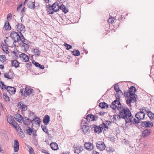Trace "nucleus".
I'll use <instances>...</instances> for the list:
<instances>
[{
	"mask_svg": "<svg viewBox=\"0 0 154 154\" xmlns=\"http://www.w3.org/2000/svg\"><path fill=\"white\" fill-rule=\"evenodd\" d=\"M32 63L37 67H38L40 64L36 62L34 63L33 62H32Z\"/></svg>",
	"mask_w": 154,
	"mask_h": 154,
	"instance_id": "nucleus-52",
	"label": "nucleus"
},
{
	"mask_svg": "<svg viewBox=\"0 0 154 154\" xmlns=\"http://www.w3.org/2000/svg\"><path fill=\"white\" fill-rule=\"evenodd\" d=\"M28 148L29 150L30 153L34 152V150L33 148L29 146V147Z\"/></svg>",
	"mask_w": 154,
	"mask_h": 154,
	"instance_id": "nucleus-50",
	"label": "nucleus"
},
{
	"mask_svg": "<svg viewBox=\"0 0 154 154\" xmlns=\"http://www.w3.org/2000/svg\"><path fill=\"white\" fill-rule=\"evenodd\" d=\"M38 67H39L40 69H43L45 68V67L43 65H41L40 64H39V65Z\"/></svg>",
	"mask_w": 154,
	"mask_h": 154,
	"instance_id": "nucleus-54",
	"label": "nucleus"
},
{
	"mask_svg": "<svg viewBox=\"0 0 154 154\" xmlns=\"http://www.w3.org/2000/svg\"><path fill=\"white\" fill-rule=\"evenodd\" d=\"M97 119V117H95L92 115L89 114L86 116L85 119L88 122H90L91 121H94L96 120Z\"/></svg>",
	"mask_w": 154,
	"mask_h": 154,
	"instance_id": "nucleus-18",
	"label": "nucleus"
},
{
	"mask_svg": "<svg viewBox=\"0 0 154 154\" xmlns=\"http://www.w3.org/2000/svg\"><path fill=\"white\" fill-rule=\"evenodd\" d=\"M11 63L12 66L14 67L15 68L19 67L20 66V63L16 60H12Z\"/></svg>",
	"mask_w": 154,
	"mask_h": 154,
	"instance_id": "nucleus-28",
	"label": "nucleus"
},
{
	"mask_svg": "<svg viewBox=\"0 0 154 154\" xmlns=\"http://www.w3.org/2000/svg\"><path fill=\"white\" fill-rule=\"evenodd\" d=\"M141 125L144 127L150 128L153 126V124L150 121H144L142 123Z\"/></svg>",
	"mask_w": 154,
	"mask_h": 154,
	"instance_id": "nucleus-16",
	"label": "nucleus"
},
{
	"mask_svg": "<svg viewBox=\"0 0 154 154\" xmlns=\"http://www.w3.org/2000/svg\"><path fill=\"white\" fill-rule=\"evenodd\" d=\"M46 3H48L49 1V0H44Z\"/></svg>",
	"mask_w": 154,
	"mask_h": 154,
	"instance_id": "nucleus-64",
	"label": "nucleus"
},
{
	"mask_svg": "<svg viewBox=\"0 0 154 154\" xmlns=\"http://www.w3.org/2000/svg\"><path fill=\"white\" fill-rule=\"evenodd\" d=\"M43 120L45 125H48L50 121L49 116L48 115L45 116Z\"/></svg>",
	"mask_w": 154,
	"mask_h": 154,
	"instance_id": "nucleus-27",
	"label": "nucleus"
},
{
	"mask_svg": "<svg viewBox=\"0 0 154 154\" xmlns=\"http://www.w3.org/2000/svg\"><path fill=\"white\" fill-rule=\"evenodd\" d=\"M17 42H15V41H14L13 44V46L14 47H15L16 46V45L15 44V43Z\"/></svg>",
	"mask_w": 154,
	"mask_h": 154,
	"instance_id": "nucleus-60",
	"label": "nucleus"
},
{
	"mask_svg": "<svg viewBox=\"0 0 154 154\" xmlns=\"http://www.w3.org/2000/svg\"><path fill=\"white\" fill-rule=\"evenodd\" d=\"M20 57L21 59H23L24 61L26 62L28 61L29 57L28 56L24 53H22L20 55Z\"/></svg>",
	"mask_w": 154,
	"mask_h": 154,
	"instance_id": "nucleus-23",
	"label": "nucleus"
},
{
	"mask_svg": "<svg viewBox=\"0 0 154 154\" xmlns=\"http://www.w3.org/2000/svg\"><path fill=\"white\" fill-rule=\"evenodd\" d=\"M32 51L35 55L37 56H40L41 52L38 50L37 49H33Z\"/></svg>",
	"mask_w": 154,
	"mask_h": 154,
	"instance_id": "nucleus-33",
	"label": "nucleus"
},
{
	"mask_svg": "<svg viewBox=\"0 0 154 154\" xmlns=\"http://www.w3.org/2000/svg\"><path fill=\"white\" fill-rule=\"evenodd\" d=\"M148 116L151 119H154V114L151 111L148 112Z\"/></svg>",
	"mask_w": 154,
	"mask_h": 154,
	"instance_id": "nucleus-37",
	"label": "nucleus"
},
{
	"mask_svg": "<svg viewBox=\"0 0 154 154\" xmlns=\"http://www.w3.org/2000/svg\"><path fill=\"white\" fill-rule=\"evenodd\" d=\"M17 131H19V134L20 136L22 138H23L24 137V134L22 129L19 127V128L18 130H17Z\"/></svg>",
	"mask_w": 154,
	"mask_h": 154,
	"instance_id": "nucleus-40",
	"label": "nucleus"
},
{
	"mask_svg": "<svg viewBox=\"0 0 154 154\" xmlns=\"http://www.w3.org/2000/svg\"><path fill=\"white\" fill-rule=\"evenodd\" d=\"M6 57L5 55H0V61L2 63H4L5 61Z\"/></svg>",
	"mask_w": 154,
	"mask_h": 154,
	"instance_id": "nucleus-36",
	"label": "nucleus"
},
{
	"mask_svg": "<svg viewBox=\"0 0 154 154\" xmlns=\"http://www.w3.org/2000/svg\"><path fill=\"white\" fill-rule=\"evenodd\" d=\"M19 148V144L18 140L17 139L15 140L14 144V148L15 152H18Z\"/></svg>",
	"mask_w": 154,
	"mask_h": 154,
	"instance_id": "nucleus-20",
	"label": "nucleus"
},
{
	"mask_svg": "<svg viewBox=\"0 0 154 154\" xmlns=\"http://www.w3.org/2000/svg\"><path fill=\"white\" fill-rule=\"evenodd\" d=\"M14 54L15 56H16L15 57H17V53H16L15 51H14Z\"/></svg>",
	"mask_w": 154,
	"mask_h": 154,
	"instance_id": "nucleus-63",
	"label": "nucleus"
},
{
	"mask_svg": "<svg viewBox=\"0 0 154 154\" xmlns=\"http://www.w3.org/2000/svg\"><path fill=\"white\" fill-rule=\"evenodd\" d=\"M60 10H61L65 14L68 11V10L63 4H62L60 6Z\"/></svg>",
	"mask_w": 154,
	"mask_h": 154,
	"instance_id": "nucleus-31",
	"label": "nucleus"
},
{
	"mask_svg": "<svg viewBox=\"0 0 154 154\" xmlns=\"http://www.w3.org/2000/svg\"><path fill=\"white\" fill-rule=\"evenodd\" d=\"M33 91L30 86H25L24 88L20 89V92L23 96L26 97L32 93Z\"/></svg>",
	"mask_w": 154,
	"mask_h": 154,
	"instance_id": "nucleus-4",
	"label": "nucleus"
},
{
	"mask_svg": "<svg viewBox=\"0 0 154 154\" xmlns=\"http://www.w3.org/2000/svg\"><path fill=\"white\" fill-rule=\"evenodd\" d=\"M51 149L53 150H57L58 149V145L56 143H52L50 144Z\"/></svg>",
	"mask_w": 154,
	"mask_h": 154,
	"instance_id": "nucleus-29",
	"label": "nucleus"
},
{
	"mask_svg": "<svg viewBox=\"0 0 154 154\" xmlns=\"http://www.w3.org/2000/svg\"><path fill=\"white\" fill-rule=\"evenodd\" d=\"M35 120V119H33L32 120H30L29 118L25 117L23 119L22 121L24 124L26 125H29L30 123H33V122Z\"/></svg>",
	"mask_w": 154,
	"mask_h": 154,
	"instance_id": "nucleus-19",
	"label": "nucleus"
},
{
	"mask_svg": "<svg viewBox=\"0 0 154 154\" xmlns=\"http://www.w3.org/2000/svg\"><path fill=\"white\" fill-rule=\"evenodd\" d=\"M99 106L102 109L106 108L108 107L107 104L105 103H99Z\"/></svg>",
	"mask_w": 154,
	"mask_h": 154,
	"instance_id": "nucleus-32",
	"label": "nucleus"
},
{
	"mask_svg": "<svg viewBox=\"0 0 154 154\" xmlns=\"http://www.w3.org/2000/svg\"><path fill=\"white\" fill-rule=\"evenodd\" d=\"M17 29L19 33L20 32L24 33L26 31L25 26L23 24L19 23L17 24Z\"/></svg>",
	"mask_w": 154,
	"mask_h": 154,
	"instance_id": "nucleus-10",
	"label": "nucleus"
},
{
	"mask_svg": "<svg viewBox=\"0 0 154 154\" xmlns=\"http://www.w3.org/2000/svg\"><path fill=\"white\" fill-rule=\"evenodd\" d=\"M7 22H6L5 26V28L7 30H10L11 29V27L8 22H7L8 25H6Z\"/></svg>",
	"mask_w": 154,
	"mask_h": 154,
	"instance_id": "nucleus-41",
	"label": "nucleus"
},
{
	"mask_svg": "<svg viewBox=\"0 0 154 154\" xmlns=\"http://www.w3.org/2000/svg\"><path fill=\"white\" fill-rule=\"evenodd\" d=\"M41 128L42 129L43 131L47 134H48V129L47 128L46 126H43L42 125L41 126Z\"/></svg>",
	"mask_w": 154,
	"mask_h": 154,
	"instance_id": "nucleus-38",
	"label": "nucleus"
},
{
	"mask_svg": "<svg viewBox=\"0 0 154 154\" xmlns=\"http://www.w3.org/2000/svg\"><path fill=\"white\" fill-rule=\"evenodd\" d=\"M22 4H21L20 5H19L17 7V11H18V10L22 6Z\"/></svg>",
	"mask_w": 154,
	"mask_h": 154,
	"instance_id": "nucleus-56",
	"label": "nucleus"
},
{
	"mask_svg": "<svg viewBox=\"0 0 154 154\" xmlns=\"http://www.w3.org/2000/svg\"><path fill=\"white\" fill-rule=\"evenodd\" d=\"M26 133L29 135L31 134L32 132V129L30 127L28 126H27L26 128Z\"/></svg>",
	"mask_w": 154,
	"mask_h": 154,
	"instance_id": "nucleus-35",
	"label": "nucleus"
},
{
	"mask_svg": "<svg viewBox=\"0 0 154 154\" xmlns=\"http://www.w3.org/2000/svg\"><path fill=\"white\" fill-rule=\"evenodd\" d=\"M106 150L109 152H112L114 151L113 149L111 147H107L106 148Z\"/></svg>",
	"mask_w": 154,
	"mask_h": 154,
	"instance_id": "nucleus-48",
	"label": "nucleus"
},
{
	"mask_svg": "<svg viewBox=\"0 0 154 154\" xmlns=\"http://www.w3.org/2000/svg\"><path fill=\"white\" fill-rule=\"evenodd\" d=\"M19 108L22 111H25L27 109V106L23 101H20L18 104Z\"/></svg>",
	"mask_w": 154,
	"mask_h": 154,
	"instance_id": "nucleus-13",
	"label": "nucleus"
},
{
	"mask_svg": "<svg viewBox=\"0 0 154 154\" xmlns=\"http://www.w3.org/2000/svg\"><path fill=\"white\" fill-rule=\"evenodd\" d=\"M20 43V46L22 49H24L25 51H26L28 50L30 46V42L27 40L25 39L24 36L22 38V40Z\"/></svg>",
	"mask_w": 154,
	"mask_h": 154,
	"instance_id": "nucleus-6",
	"label": "nucleus"
},
{
	"mask_svg": "<svg viewBox=\"0 0 154 154\" xmlns=\"http://www.w3.org/2000/svg\"><path fill=\"white\" fill-rule=\"evenodd\" d=\"M14 118L19 122H21L23 118L19 114H16L14 115Z\"/></svg>",
	"mask_w": 154,
	"mask_h": 154,
	"instance_id": "nucleus-25",
	"label": "nucleus"
},
{
	"mask_svg": "<svg viewBox=\"0 0 154 154\" xmlns=\"http://www.w3.org/2000/svg\"><path fill=\"white\" fill-rule=\"evenodd\" d=\"M111 122L109 121H105L101 124L103 126L104 128V130L106 131L108 129V126L109 125L111 124Z\"/></svg>",
	"mask_w": 154,
	"mask_h": 154,
	"instance_id": "nucleus-21",
	"label": "nucleus"
},
{
	"mask_svg": "<svg viewBox=\"0 0 154 154\" xmlns=\"http://www.w3.org/2000/svg\"><path fill=\"white\" fill-rule=\"evenodd\" d=\"M105 112H100L99 113V115L100 116H103L104 115V114L105 113Z\"/></svg>",
	"mask_w": 154,
	"mask_h": 154,
	"instance_id": "nucleus-58",
	"label": "nucleus"
},
{
	"mask_svg": "<svg viewBox=\"0 0 154 154\" xmlns=\"http://www.w3.org/2000/svg\"><path fill=\"white\" fill-rule=\"evenodd\" d=\"M96 146L98 149L101 151L104 150L106 147L104 143L102 141L97 143Z\"/></svg>",
	"mask_w": 154,
	"mask_h": 154,
	"instance_id": "nucleus-14",
	"label": "nucleus"
},
{
	"mask_svg": "<svg viewBox=\"0 0 154 154\" xmlns=\"http://www.w3.org/2000/svg\"><path fill=\"white\" fill-rule=\"evenodd\" d=\"M110 107L114 110L116 108L119 111L120 116L125 119L126 121L131 116V114L129 110L122 105L119 100H116L112 102L111 105H110Z\"/></svg>",
	"mask_w": 154,
	"mask_h": 154,
	"instance_id": "nucleus-1",
	"label": "nucleus"
},
{
	"mask_svg": "<svg viewBox=\"0 0 154 154\" xmlns=\"http://www.w3.org/2000/svg\"><path fill=\"white\" fill-rule=\"evenodd\" d=\"M116 120H118L121 118L120 114H119V115H114L113 117Z\"/></svg>",
	"mask_w": 154,
	"mask_h": 154,
	"instance_id": "nucleus-49",
	"label": "nucleus"
},
{
	"mask_svg": "<svg viewBox=\"0 0 154 154\" xmlns=\"http://www.w3.org/2000/svg\"><path fill=\"white\" fill-rule=\"evenodd\" d=\"M0 86L2 89H6V85L4 84V83L2 81L0 82Z\"/></svg>",
	"mask_w": 154,
	"mask_h": 154,
	"instance_id": "nucleus-43",
	"label": "nucleus"
},
{
	"mask_svg": "<svg viewBox=\"0 0 154 154\" xmlns=\"http://www.w3.org/2000/svg\"><path fill=\"white\" fill-rule=\"evenodd\" d=\"M32 135L33 136H35L37 135V134H36V131H35V130L33 131H32Z\"/></svg>",
	"mask_w": 154,
	"mask_h": 154,
	"instance_id": "nucleus-53",
	"label": "nucleus"
},
{
	"mask_svg": "<svg viewBox=\"0 0 154 154\" xmlns=\"http://www.w3.org/2000/svg\"><path fill=\"white\" fill-rule=\"evenodd\" d=\"M72 54L75 56H78L80 55V53L78 50H74L72 52Z\"/></svg>",
	"mask_w": 154,
	"mask_h": 154,
	"instance_id": "nucleus-34",
	"label": "nucleus"
},
{
	"mask_svg": "<svg viewBox=\"0 0 154 154\" xmlns=\"http://www.w3.org/2000/svg\"><path fill=\"white\" fill-rule=\"evenodd\" d=\"M64 45L66 47V49L67 50H69L72 48V46L71 45L66 43H65Z\"/></svg>",
	"mask_w": 154,
	"mask_h": 154,
	"instance_id": "nucleus-45",
	"label": "nucleus"
},
{
	"mask_svg": "<svg viewBox=\"0 0 154 154\" xmlns=\"http://www.w3.org/2000/svg\"><path fill=\"white\" fill-rule=\"evenodd\" d=\"M73 149L75 153L79 154L83 150L84 148L81 145H76L74 146Z\"/></svg>",
	"mask_w": 154,
	"mask_h": 154,
	"instance_id": "nucleus-9",
	"label": "nucleus"
},
{
	"mask_svg": "<svg viewBox=\"0 0 154 154\" xmlns=\"http://www.w3.org/2000/svg\"><path fill=\"white\" fill-rule=\"evenodd\" d=\"M114 21V17L110 18L108 20V22L109 23H112Z\"/></svg>",
	"mask_w": 154,
	"mask_h": 154,
	"instance_id": "nucleus-46",
	"label": "nucleus"
},
{
	"mask_svg": "<svg viewBox=\"0 0 154 154\" xmlns=\"http://www.w3.org/2000/svg\"><path fill=\"white\" fill-rule=\"evenodd\" d=\"M139 120L138 119H136L133 117L131 116L128 119H126V123H129L130 122H131L133 124H138L139 122Z\"/></svg>",
	"mask_w": 154,
	"mask_h": 154,
	"instance_id": "nucleus-12",
	"label": "nucleus"
},
{
	"mask_svg": "<svg viewBox=\"0 0 154 154\" xmlns=\"http://www.w3.org/2000/svg\"><path fill=\"white\" fill-rule=\"evenodd\" d=\"M129 94V92H126V93H125V97H128L129 96L130 97Z\"/></svg>",
	"mask_w": 154,
	"mask_h": 154,
	"instance_id": "nucleus-55",
	"label": "nucleus"
},
{
	"mask_svg": "<svg viewBox=\"0 0 154 154\" xmlns=\"http://www.w3.org/2000/svg\"><path fill=\"white\" fill-rule=\"evenodd\" d=\"M12 17V14L11 13H9L8 14V15H7V19L8 20H9V18H11Z\"/></svg>",
	"mask_w": 154,
	"mask_h": 154,
	"instance_id": "nucleus-51",
	"label": "nucleus"
},
{
	"mask_svg": "<svg viewBox=\"0 0 154 154\" xmlns=\"http://www.w3.org/2000/svg\"><path fill=\"white\" fill-rule=\"evenodd\" d=\"M10 37L14 41L18 42L20 40H22L23 36L21 32L19 34L13 31L10 34Z\"/></svg>",
	"mask_w": 154,
	"mask_h": 154,
	"instance_id": "nucleus-5",
	"label": "nucleus"
},
{
	"mask_svg": "<svg viewBox=\"0 0 154 154\" xmlns=\"http://www.w3.org/2000/svg\"><path fill=\"white\" fill-rule=\"evenodd\" d=\"M81 129L85 134H88L91 131L89 127L85 125H82Z\"/></svg>",
	"mask_w": 154,
	"mask_h": 154,
	"instance_id": "nucleus-11",
	"label": "nucleus"
},
{
	"mask_svg": "<svg viewBox=\"0 0 154 154\" xmlns=\"http://www.w3.org/2000/svg\"><path fill=\"white\" fill-rule=\"evenodd\" d=\"M27 5L29 8L34 9L35 8L34 0H32L30 1L28 3Z\"/></svg>",
	"mask_w": 154,
	"mask_h": 154,
	"instance_id": "nucleus-26",
	"label": "nucleus"
},
{
	"mask_svg": "<svg viewBox=\"0 0 154 154\" xmlns=\"http://www.w3.org/2000/svg\"><path fill=\"white\" fill-rule=\"evenodd\" d=\"M91 127L93 128H94L95 132L97 134L101 133L102 132V130L104 129L101 124L98 126L93 125H92Z\"/></svg>",
	"mask_w": 154,
	"mask_h": 154,
	"instance_id": "nucleus-8",
	"label": "nucleus"
},
{
	"mask_svg": "<svg viewBox=\"0 0 154 154\" xmlns=\"http://www.w3.org/2000/svg\"><path fill=\"white\" fill-rule=\"evenodd\" d=\"M4 68V65H0V69H2Z\"/></svg>",
	"mask_w": 154,
	"mask_h": 154,
	"instance_id": "nucleus-61",
	"label": "nucleus"
},
{
	"mask_svg": "<svg viewBox=\"0 0 154 154\" xmlns=\"http://www.w3.org/2000/svg\"><path fill=\"white\" fill-rule=\"evenodd\" d=\"M136 89L135 87L132 86L129 88V98L126 100V103L128 105H130L131 103H134L137 101V95L135 94Z\"/></svg>",
	"mask_w": 154,
	"mask_h": 154,
	"instance_id": "nucleus-2",
	"label": "nucleus"
},
{
	"mask_svg": "<svg viewBox=\"0 0 154 154\" xmlns=\"http://www.w3.org/2000/svg\"><path fill=\"white\" fill-rule=\"evenodd\" d=\"M8 122L11 126L14 127L17 130H18L19 128V126L18 124L14 120L13 117L12 116L7 117Z\"/></svg>",
	"mask_w": 154,
	"mask_h": 154,
	"instance_id": "nucleus-7",
	"label": "nucleus"
},
{
	"mask_svg": "<svg viewBox=\"0 0 154 154\" xmlns=\"http://www.w3.org/2000/svg\"><path fill=\"white\" fill-rule=\"evenodd\" d=\"M60 6L59 3L56 2L52 5H48L46 6L47 12L50 14H53L54 12H57L60 10Z\"/></svg>",
	"mask_w": 154,
	"mask_h": 154,
	"instance_id": "nucleus-3",
	"label": "nucleus"
},
{
	"mask_svg": "<svg viewBox=\"0 0 154 154\" xmlns=\"http://www.w3.org/2000/svg\"><path fill=\"white\" fill-rule=\"evenodd\" d=\"M13 76V73L11 72H6L4 74V77L9 79H12Z\"/></svg>",
	"mask_w": 154,
	"mask_h": 154,
	"instance_id": "nucleus-24",
	"label": "nucleus"
},
{
	"mask_svg": "<svg viewBox=\"0 0 154 154\" xmlns=\"http://www.w3.org/2000/svg\"><path fill=\"white\" fill-rule=\"evenodd\" d=\"M25 7H23L22 8V9L21 10V13L22 14H23V13L25 11Z\"/></svg>",
	"mask_w": 154,
	"mask_h": 154,
	"instance_id": "nucleus-57",
	"label": "nucleus"
},
{
	"mask_svg": "<svg viewBox=\"0 0 154 154\" xmlns=\"http://www.w3.org/2000/svg\"><path fill=\"white\" fill-rule=\"evenodd\" d=\"M92 154H99V153L95 151H93Z\"/></svg>",
	"mask_w": 154,
	"mask_h": 154,
	"instance_id": "nucleus-59",
	"label": "nucleus"
},
{
	"mask_svg": "<svg viewBox=\"0 0 154 154\" xmlns=\"http://www.w3.org/2000/svg\"><path fill=\"white\" fill-rule=\"evenodd\" d=\"M7 91L11 94H14L16 92V89L14 87L7 86L6 87Z\"/></svg>",
	"mask_w": 154,
	"mask_h": 154,
	"instance_id": "nucleus-22",
	"label": "nucleus"
},
{
	"mask_svg": "<svg viewBox=\"0 0 154 154\" xmlns=\"http://www.w3.org/2000/svg\"><path fill=\"white\" fill-rule=\"evenodd\" d=\"M84 146L87 150L90 151H91L94 148L93 143L90 142H86L85 143Z\"/></svg>",
	"mask_w": 154,
	"mask_h": 154,
	"instance_id": "nucleus-17",
	"label": "nucleus"
},
{
	"mask_svg": "<svg viewBox=\"0 0 154 154\" xmlns=\"http://www.w3.org/2000/svg\"><path fill=\"white\" fill-rule=\"evenodd\" d=\"M150 111L148 110V109L146 107H143L142 108V111L143 112H146L148 113V112H149Z\"/></svg>",
	"mask_w": 154,
	"mask_h": 154,
	"instance_id": "nucleus-47",
	"label": "nucleus"
},
{
	"mask_svg": "<svg viewBox=\"0 0 154 154\" xmlns=\"http://www.w3.org/2000/svg\"><path fill=\"white\" fill-rule=\"evenodd\" d=\"M37 119L39 120V119L37 117H35L34 119H35V120L33 122H34L36 124L39 125L40 124L41 121L39 120H36V119Z\"/></svg>",
	"mask_w": 154,
	"mask_h": 154,
	"instance_id": "nucleus-42",
	"label": "nucleus"
},
{
	"mask_svg": "<svg viewBox=\"0 0 154 154\" xmlns=\"http://www.w3.org/2000/svg\"><path fill=\"white\" fill-rule=\"evenodd\" d=\"M42 151L43 152L45 153V154L47 153V152H48V151H47L46 150H45V149H43L42 150Z\"/></svg>",
	"mask_w": 154,
	"mask_h": 154,
	"instance_id": "nucleus-62",
	"label": "nucleus"
},
{
	"mask_svg": "<svg viewBox=\"0 0 154 154\" xmlns=\"http://www.w3.org/2000/svg\"><path fill=\"white\" fill-rule=\"evenodd\" d=\"M114 88L116 91L117 92H119V91H120V90L119 89V86L118 85L115 84V85L114 87Z\"/></svg>",
	"mask_w": 154,
	"mask_h": 154,
	"instance_id": "nucleus-44",
	"label": "nucleus"
},
{
	"mask_svg": "<svg viewBox=\"0 0 154 154\" xmlns=\"http://www.w3.org/2000/svg\"><path fill=\"white\" fill-rule=\"evenodd\" d=\"M4 98L5 101L8 102L10 101L9 97L5 93L3 94Z\"/></svg>",
	"mask_w": 154,
	"mask_h": 154,
	"instance_id": "nucleus-39",
	"label": "nucleus"
},
{
	"mask_svg": "<svg viewBox=\"0 0 154 154\" xmlns=\"http://www.w3.org/2000/svg\"><path fill=\"white\" fill-rule=\"evenodd\" d=\"M150 133V131L148 129H146L142 132V136L143 137H145L148 136Z\"/></svg>",
	"mask_w": 154,
	"mask_h": 154,
	"instance_id": "nucleus-30",
	"label": "nucleus"
},
{
	"mask_svg": "<svg viewBox=\"0 0 154 154\" xmlns=\"http://www.w3.org/2000/svg\"><path fill=\"white\" fill-rule=\"evenodd\" d=\"M135 117L140 121L141 120L143 119L144 118L145 113L143 112H138L136 114Z\"/></svg>",
	"mask_w": 154,
	"mask_h": 154,
	"instance_id": "nucleus-15",
	"label": "nucleus"
}]
</instances>
